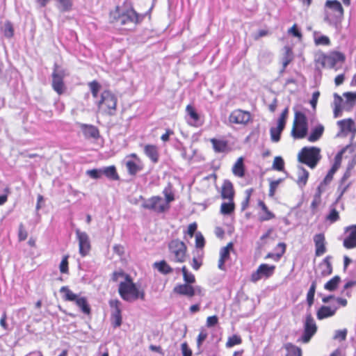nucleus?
Returning <instances> with one entry per match:
<instances>
[{
    "instance_id": "obj_1",
    "label": "nucleus",
    "mask_w": 356,
    "mask_h": 356,
    "mask_svg": "<svg viewBox=\"0 0 356 356\" xmlns=\"http://www.w3.org/2000/svg\"><path fill=\"white\" fill-rule=\"evenodd\" d=\"M118 291L121 298L127 302H132L138 298L143 300L145 298L144 292L138 290L128 275L126 276L125 282H120Z\"/></svg>"
},
{
    "instance_id": "obj_2",
    "label": "nucleus",
    "mask_w": 356,
    "mask_h": 356,
    "mask_svg": "<svg viewBox=\"0 0 356 356\" xmlns=\"http://www.w3.org/2000/svg\"><path fill=\"white\" fill-rule=\"evenodd\" d=\"M111 17L113 22L119 23L120 25L136 24L143 19V17L139 15L133 8L120 9L117 7L114 12L111 13Z\"/></svg>"
},
{
    "instance_id": "obj_3",
    "label": "nucleus",
    "mask_w": 356,
    "mask_h": 356,
    "mask_svg": "<svg viewBox=\"0 0 356 356\" xmlns=\"http://www.w3.org/2000/svg\"><path fill=\"white\" fill-rule=\"evenodd\" d=\"M298 161L314 168L321 159V149L317 147H305L298 153Z\"/></svg>"
},
{
    "instance_id": "obj_4",
    "label": "nucleus",
    "mask_w": 356,
    "mask_h": 356,
    "mask_svg": "<svg viewBox=\"0 0 356 356\" xmlns=\"http://www.w3.org/2000/svg\"><path fill=\"white\" fill-rule=\"evenodd\" d=\"M60 292L63 294V298L64 300L75 302L83 314H90L91 309L86 297L73 293L67 286H62Z\"/></svg>"
},
{
    "instance_id": "obj_5",
    "label": "nucleus",
    "mask_w": 356,
    "mask_h": 356,
    "mask_svg": "<svg viewBox=\"0 0 356 356\" xmlns=\"http://www.w3.org/2000/svg\"><path fill=\"white\" fill-rule=\"evenodd\" d=\"M118 99L116 96L110 90H104L101 94V97L97 102V105L99 110L109 115H113L115 113Z\"/></svg>"
},
{
    "instance_id": "obj_6",
    "label": "nucleus",
    "mask_w": 356,
    "mask_h": 356,
    "mask_svg": "<svg viewBox=\"0 0 356 356\" xmlns=\"http://www.w3.org/2000/svg\"><path fill=\"white\" fill-rule=\"evenodd\" d=\"M308 134V123L306 115L301 111H296L291 135L296 139L305 138Z\"/></svg>"
},
{
    "instance_id": "obj_7",
    "label": "nucleus",
    "mask_w": 356,
    "mask_h": 356,
    "mask_svg": "<svg viewBox=\"0 0 356 356\" xmlns=\"http://www.w3.org/2000/svg\"><path fill=\"white\" fill-rule=\"evenodd\" d=\"M171 259L177 263H183L186 260L187 248L186 244L179 240H172L168 244Z\"/></svg>"
},
{
    "instance_id": "obj_8",
    "label": "nucleus",
    "mask_w": 356,
    "mask_h": 356,
    "mask_svg": "<svg viewBox=\"0 0 356 356\" xmlns=\"http://www.w3.org/2000/svg\"><path fill=\"white\" fill-rule=\"evenodd\" d=\"M142 207L161 213L167 211L170 206L167 205V203L165 202L161 197L153 196L147 200H145L142 204Z\"/></svg>"
},
{
    "instance_id": "obj_9",
    "label": "nucleus",
    "mask_w": 356,
    "mask_h": 356,
    "mask_svg": "<svg viewBox=\"0 0 356 356\" xmlns=\"http://www.w3.org/2000/svg\"><path fill=\"white\" fill-rule=\"evenodd\" d=\"M52 88L58 95H61L65 92V86L63 79L65 76V72L63 69L60 68L57 64L54 65L52 73Z\"/></svg>"
},
{
    "instance_id": "obj_10",
    "label": "nucleus",
    "mask_w": 356,
    "mask_h": 356,
    "mask_svg": "<svg viewBox=\"0 0 356 356\" xmlns=\"http://www.w3.org/2000/svg\"><path fill=\"white\" fill-rule=\"evenodd\" d=\"M251 119L250 113L241 109L234 110L229 116V123L243 126L248 124Z\"/></svg>"
},
{
    "instance_id": "obj_11",
    "label": "nucleus",
    "mask_w": 356,
    "mask_h": 356,
    "mask_svg": "<svg viewBox=\"0 0 356 356\" xmlns=\"http://www.w3.org/2000/svg\"><path fill=\"white\" fill-rule=\"evenodd\" d=\"M76 238L79 241V252L83 257L88 255L91 250V244L89 236L85 232L77 229L75 231Z\"/></svg>"
},
{
    "instance_id": "obj_12",
    "label": "nucleus",
    "mask_w": 356,
    "mask_h": 356,
    "mask_svg": "<svg viewBox=\"0 0 356 356\" xmlns=\"http://www.w3.org/2000/svg\"><path fill=\"white\" fill-rule=\"evenodd\" d=\"M317 326L314 318L311 314L307 315L304 323V332L301 337V341L303 343H308L311 338L315 334Z\"/></svg>"
},
{
    "instance_id": "obj_13",
    "label": "nucleus",
    "mask_w": 356,
    "mask_h": 356,
    "mask_svg": "<svg viewBox=\"0 0 356 356\" xmlns=\"http://www.w3.org/2000/svg\"><path fill=\"white\" fill-rule=\"evenodd\" d=\"M109 305L112 309L111 315V324L114 327H118L122 325V318L121 314V302L118 300H111Z\"/></svg>"
},
{
    "instance_id": "obj_14",
    "label": "nucleus",
    "mask_w": 356,
    "mask_h": 356,
    "mask_svg": "<svg viewBox=\"0 0 356 356\" xmlns=\"http://www.w3.org/2000/svg\"><path fill=\"white\" fill-rule=\"evenodd\" d=\"M275 269V266L262 264L258 267L255 272L252 273L251 280L256 282L264 277H269L274 273Z\"/></svg>"
},
{
    "instance_id": "obj_15",
    "label": "nucleus",
    "mask_w": 356,
    "mask_h": 356,
    "mask_svg": "<svg viewBox=\"0 0 356 356\" xmlns=\"http://www.w3.org/2000/svg\"><path fill=\"white\" fill-rule=\"evenodd\" d=\"M338 309L339 306L334 302L330 305H322L317 310L316 317L320 321L332 317L335 315Z\"/></svg>"
},
{
    "instance_id": "obj_16",
    "label": "nucleus",
    "mask_w": 356,
    "mask_h": 356,
    "mask_svg": "<svg viewBox=\"0 0 356 356\" xmlns=\"http://www.w3.org/2000/svg\"><path fill=\"white\" fill-rule=\"evenodd\" d=\"M346 232H348V235L343 240V246L346 249L356 248V225L347 227Z\"/></svg>"
},
{
    "instance_id": "obj_17",
    "label": "nucleus",
    "mask_w": 356,
    "mask_h": 356,
    "mask_svg": "<svg viewBox=\"0 0 356 356\" xmlns=\"http://www.w3.org/2000/svg\"><path fill=\"white\" fill-rule=\"evenodd\" d=\"M346 60L345 55L339 51L332 52L325 58V61L328 63L330 68H334L336 71L338 70L337 65L343 63Z\"/></svg>"
},
{
    "instance_id": "obj_18",
    "label": "nucleus",
    "mask_w": 356,
    "mask_h": 356,
    "mask_svg": "<svg viewBox=\"0 0 356 356\" xmlns=\"http://www.w3.org/2000/svg\"><path fill=\"white\" fill-rule=\"evenodd\" d=\"M315 245V254L316 257L322 256L326 252L325 238L322 233L316 234L314 236Z\"/></svg>"
},
{
    "instance_id": "obj_19",
    "label": "nucleus",
    "mask_w": 356,
    "mask_h": 356,
    "mask_svg": "<svg viewBox=\"0 0 356 356\" xmlns=\"http://www.w3.org/2000/svg\"><path fill=\"white\" fill-rule=\"evenodd\" d=\"M233 243H229L225 247L220 249V259L218 260V268L225 270V263L228 260L230 256V251L233 249Z\"/></svg>"
},
{
    "instance_id": "obj_20",
    "label": "nucleus",
    "mask_w": 356,
    "mask_h": 356,
    "mask_svg": "<svg viewBox=\"0 0 356 356\" xmlns=\"http://www.w3.org/2000/svg\"><path fill=\"white\" fill-rule=\"evenodd\" d=\"M79 127L86 138L97 139L99 137V131L94 125L80 124Z\"/></svg>"
},
{
    "instance_id": "obj_21",
    "label": "nucleus",
    "mask_w": 356,
    "mask_h": 356,
    "mask_svg": "<svg viewBox=\"0 0 356 356\" xmlns=\"http://www.w3.org/2000/svg\"><path fill=\"white\" fill-rule=\"evenodd\" d=\"M325 6L334 13L336 19L342 18L343 15V8L339 1L337 0H328L326 1Z\"/></svg>"
},
{
    "instance_id": "obj_22",
    "label": "nucleus",
    "mask_w": 356,
    "mask_h": 356,
    "mask_svg": "<svg viewBox=\"0 0 356 356\" xmlns=\"http://www.w3.org/2000/svg\"><path fill=\"white\" fill-rule=\"evenodd\" d=\"M173 291L181 296H185L188 298H191L195 296L193 286L188 284H180L177 285Z\"/></svg>"
},
{
    "instance_id": "obj_23",
    "label": "nucleus",
    "mask_w": 356,
    "mask_h": 356,
    "mask_svg": "<svg viewBox=\"0 0 356 356\" xmlns=\"http://www.w3.org/2000/svg\"><path fill=\"white\" fill-rule=\"evenodd\" d=\"M258 206L261 209V211L259 213V219L260 221H268L275 217V214L268 209L263 201L259 200L258 202Z\"/></svg>"
},
{
    "instance_id": "obj_24",
    "label": "nucleus",
    "mask_w": 356,
    "mask_h": 356,
    "mask_svg": "<svg viewBox=\"0 0 356 356\" xmlns=\"http://www.w3.org/2000/svg\"><path fill=\"white\" fill-rule=\"evenodd\" d=\"M324 126L322 124H317L315 127H312L311 132L307 137V140L310 143H315L318 141L324 133Z\"/></svg>"
},
{
    "instance_id": "obj_25",
    "label": "nucleus",
    "mask_w": 356,
    "mask_h": 356,
    "mask_svg": "<svg viewBox=\"0 0 356 356\" xmlns=\"http://www.w3.org/2000/svg\"><path fill=\"white\" fill-rule=\"evenodd\" d=\"M145 155L153 162L156 163L159 161V154L158 147L154 145H146L144 147Z\"/></svg>"
},
{
    "instance_id": "obj_26",
    "label": "nucleus",
    "mask_w": 356,
    "mask_h": 356,
    "mask_svg": "<svg viewBox=\"0 0 356 356\" xmlns=\"http://www.w3.org/2000/svg\"><path fill=\"white\" fill-rule=\"evenodd\" d=\"M210 142L216 153H225L229 150L228 143L225 140L211 138Z\"/></svg>"
},
{
    "instance_id": "obj_27",
    "label": "nucleus",
    "mask_w": 356,
    "mask_h": 356,
    "mask_svg": "<svg viewBox=\"0 0 356 356\" xmlns=\"http://www.w3.org/2000/svg\"><path fill=\"white\" fill-rule=\"evenodd\" d=\"M297 176L296 183L300 188H302L307 182L309 172L305 168L298 166L297 170Z\"/></svg>"
},
{
    "instance_id": "obj_28",
    "label": "nucleus",
    "mask_w": 356,
    "mask_h": 356,
    "mask_svg": "<svg viewBox=\"0 0 356 356\" xmlns=\"http://www.w3.org/2000/svg\"><path fill=\"white\" fill-rule=\"evenodd\" d=\"M234 194V193L232 184L229 181H225L222 187V197L232 201L233 200Z\"/></svg>"
},
{
    "instance_id": "obj_29",
    "label": "nucleus",
    "mask_w": 356,
    "mask_h": 356,
    "mask_svg": "<svg viewBox=\"0 0 356 356\" xmlns=\"http://www.w3.org/2000/svg\"><path fill=\"white\" fill-rule=\"evenodd\" d=\"M102 175L112 181H118L120 179L116 168L114 165L102 168Z\"/></svg>"
},
{
    "instance_id": "obj_30",
    "label": "nucleus",
    "mask_w": 356,
    "mask_h": 356,
    "mask_svg": "<svg viewBox=\"0 0 356 356\" xmlns=\"http://www.w3.org/2000/svg\"><path fill=\"white\" fill-rule=\"evenodd\" d=\"M233 174L238 177H243L245 175V167L243 158L239 157L232 167Z\"/></svg>"
},
{
    "instance_id": "obj_31",
    "label": "nucleus",
    "mask_w": 356,
    "mask_h": 356,
    "mask_svg": "<svg viewBox=\"0 0 356 356\" xmlns=\"http://www.w3.org/2000/svg\"><path fill=\"white\" fill-rule=\"evenodd\" d=\"M330 256H327L319 265V267L321 269V275L323 276L330 275L332 273V266L330 261Z\"/></svg>"
},
{
    "instance_id": "obj_32",
    "label": "nucleus",
    "mask_w": 356,
    "mask_h": 356,
    "mask_svg": "<svg viewBox=\"0 0 356 356\" xmlns=\"http://www.w3.org/2000/svg\"><path fill=\"white\" fill-rule=\"evenodd\" d=\"M186 111L187 114L190 117V120H188V124L193 126L198 125V122L200 120V116L198 113L196 112L195 108L191 105H188L186 106Z\"/></svg>"
},
{
    "instance_id": "obj_33",
    "label": "nucleus",
    "mask_w": 356,
    "mask_h": 356,
    "mask_svg": "<svg viewBox=\"0 0 356 356\" xmlns=\"http://www.w3.org/2000/svg\"><path fill=\"white\" fill-rule=\"evenodd\" d=\"M153 267L157 269L161 273L168 275L173 271V269L167 264L165 260L154 263Z\"/></svg>"
},
{
    "instance_id": "obj_34",
    "label": "nucleus",
    "mask_w": 356,
    "mask_h": 356,
    "mask_svg": "<svg viewBox=\"0 0 356 356\" xmlns=\"http://www.w3.org/2000/svg\"><path fill=\"white\" fill-rule=\"evenodd\" d=\"M58 5L57 8L60 12H69L72 9L73 0H55Z\"/></svg>"
},
{
    "instance_id": "obj_35",
    "label": "nucleus",
    "mask_w": 356,
    "mask_h": 356,
    "mask_svg": "<svg viewBox=\"0 0 356 356\" xmlns=\"http://www.w3.org/2000/svg\"><path fill=\"white\" fill-rule=\"evenodd\" d=\"M284 54L282 59V71H284L287 65L291 62L293 60V52L290 47H284Z\"/></svg>"
},
{
    "instance_id": "obj_36",
    "label": "nucleus",
    "mask_w": 356,
    "mask_h": 356,
    "mask_svg": "<svg viewBox=\"0 0 356 356\" xmlns=\"http://www.w3.org/2000/svg\"><path fill=\"white\" fill-rule=\"evenodd\" d=\"M337 124L342 132L352 131L354 122L351 119L342 120L337 122Z\"/></svg>"
},
{
    "instance_id": "obj_37",
    "label": "nucleus",
    "mask_w": 356,
    "mask_h": 356,
    "mask_svg": "<svg viewBox=\"0 0 356 356\" xmlns=\"http://www.w3.org/2000/svg\"><path fill=\"white\" fill-rule=\"evenodd\" d=\"M277 247H280L281 248V252H279V253H271V252H269L265 257V259H271L275 261H278L280 258L282 257V256L284 254V253L285 252V250H286V245L285 243H278L277 245Z\"/></svg>"
},
{
    "instance_id": "obj_38",
    "label": "nucleus",
    "mask_w": 356,
    "mask_h": 356,
    "mask_svg": "<svg viewBox=\"0 0 356 356\" xmlns=\"http://www.w3.org/2000/svg\"><path fill=\"white\" fill-rule=\"evenodd\" d=\"M337 169H338V165H337V163H334L333 165V166L330 168V170L328 171V172H327V175L325 176V177L324 178L323 181L321 183L320 186H318V191H320V188L323 184L326 185L332 181L333 176H334V173L337 172ZM319 193H321V191H319Z\"/></svg>"
},
{
    "instance_id": "obj_39",
    "label": "nucleus",
    "mask_w": 356,
    "mask_h": 356,
    "mask_svg": "<svg viewBox=\"0 0 356 356\" xmlns=\"http://www.w3.org/2000/svg\"><path fill=\"white\" fill-rule=\"evenodd\" d=\"M340 280H341V278L339 276H338V275L334 276L331 280H330L327 282L325 283V284L324 285L325 289L330 291H334L337 289V285L339 284Z\"/></svg>"
},
{
    "instance_id": "obj_40",
    "label": "nucleus",
    "mask_w": 356,
    "mask_h": 356,
    "mask_svg": "<svg viewBox=\"0 0 356 356\" xmlns=\"http://www.w3.org/2000/svg\"><path fill=\"white\" fill-rule=\"evenodd\" d=\"M286 349L287 350L286 356H302L301 349L291 343L286 344Z\"/></svg>"
},
{
    "instance_id": "obj_41",
    "label": "nucleus",
    "mask_w": 356,
    "mask_h": 356,
    "mask_svg": "<svg viewBox=\"0 0 356 356\" xmlns=\"http://www.w3.org/2000/svg\"><path fill=\"white\" fill-rule=\"evenodd\" d=\"M316 289V281H314V282H312V283L310 286V288L307 294V304L309 307H311L314 303Z\"/></svg>"
},
{
    "instance_id": "obj_42",
    "label": "nucleus",
    "mask_w": 356,
    "mask_h": 356,
    "mask_svg": "<svg viewBox=\"0 0 356 356\" xmlns=\"http://www.w3.org/2000/svg\"><path fill=\"white\" fill-rule=\"evenodd\" d=\"M234 210V204L233 200L229 202H223L220 207V212L224 215H229L232 213Z\"/></svg>"
},
{
    "instance_id": "obj_43",
    "label": "nucleus",
    "mask_w": 356,
    "mask_h": 356,
    "mask_svg": "<svg viewBox=\"0 0 356 356\" xmlns=\"http://www.w3.org/2000/svg\"><path fill=\"white\" fill-rule=\"evenodd\" d=\"M181 272L183 273L184 280L186 282L185 284H191L195 282L194 275L189 273L185 266L181 268Z\"/></svg>"
},
{
    "instance_id": "obj_44",
    "label": "nucleus",
    "mask_w": 356,
    "mask_h": 356,
    "mask_svg": "<svg viewBox=\"0 0 356 356\" xmlns=\"http://www.w3.org/2000/svg\"><path fill=\"white\" fill-rule=\"evenodd\" d=\"M343 97L346 98V104L349 107H353L356 102V92H346L343 94Z\"/></svg>"
},
{
    "instance_id": "obj_45",
    "label": "nucleus",
    "mask_w": 356,
    "mask_h": 356,
    "mask_svg": "<svg viewBox=\"0 0 356 356\" xmlns=\"http://www.w3.org/2000/svg\"><path fill=\"white\" fill-rule=\"evenodd\" d=\"M2 30L5 37L10 38L13 36L14 29L13 27V24L10 22H6L4 23Z\"/></svg>"
},
{
    "instance_id": "obj_46",
    "label": "nucleus",
    "mask_w": 356,
    "mask_h": 356,
    "mask_svg": "<svg viewBox=\"0 0 356 356\" xmlns=\"http://www.w3.org/2000/svg\"><path fill=\"white\" fill-rule=\"evenodd\" d=\"M283 129L278 127H271L270 129V138L273 142L277 143L280 140V135Z\"/></svg>"
},
{
    "instance_id": "obj_47",
    "label": "nucleus",
    "mask_w": 356,
    "mask_h": 356,
    "mask_svg": "<svg viewBox=\"0 0 356 356\" xmlns=\"http://www.w3.org/2000/svg\"><path fill=\"white\" fill-rule=\"evenodd\" d=\"M316 33L314 32V42L316 45H325L328 46L330 44V40L326 35L316 36Z\"/></svg>"
},
{
    "instance_id": "obj_48",
    "label": "nucleus",
    "mask_w": 356,
    "mask_h": 356,
    "mask_svg": "<svg viewBox=\"0 0 356 356\" xmlns=\"http://www.w3.org/2000/svg\"><path fill=\"white\" fill-rule=\"evenodd\" d=\"M284 168V161L281 156H275L272 165V169L277 171H283Z\"/></svg>"
},
{
    "instance_id": "obj_49",
    "label": "nucleus",
    "mask_w": 356,
    "mask_h": 356,
    "mask_svg": "<svg viewBox=\"0 0 356 356\" xmlns=\"http://www.w3.org/2000/svg\"><path fill=\"white\" fill-rule=\"evenodd\" d=\"M126 166L130 175H136L140 170L139 165L133 161H127Z\"/></svg>"
},
{
    "instance_id": "obj_50",
    "label": "nucleus",
    "mask_w": 356,
    "mask_h": 356,
    "mask_svg": "<svg viewBox=\"0 0 356 356\" xmlns=\"http://www.w3.org/2000/svg\"><path fill=\"white\" fill-rule=\"evenodd\" d=\"M86 175H88L90 178L94 179H98L102 178V168H95L88 170L86 171Z\"/></svg>"
},
{
    "instance_id": "obj_51",
    "label": "nucleus",
    "mask_w": 356,
    "mask_h": 356,
    "mask_svg": "<svg viewBox=\"0 0 356 356\" xmlns=\"http://www.w3.org/2000/svg\"><path fill=\"white\" fill-rule=\"evenodd\" d=\"M89 87L92 97L94 98H97L98 96V92L101 88L100 84L97 81H93L89 83Z\"/></svg>"
},
{
    "instance_id": "obj_52",
    "label": "nucleus",
    "mask_w": 356,
    "mask_h": 356,
    "mask_svg": "<svg viewBox=\"0 0 356 356\" xmlns=\"http://www.w3.org/2000/svg\"><path fill=\"white\" fill-rule=\"evenodd\" d=\"M242 342V339L241 337L238 335H232L228 339V341H227L226 346L227 347H232L236 345L241 344Z\"/></svg>"
},
{
    "instance_id": "obj_53",
    "label": "nucleus",
    "mask_w": 356,
    "mask_h": 356,
    "mask_svg": "<svg viewBox=\"0 0 356 356\" xmlns=\"http://www.w3.org/2000/svg\"><path fill=\"white\" fill-rule=\"evenodd\" d=\"M163 194L164 195L165 200V202L167 203V205H169L170 202L174 200V194L172 192L170 187H166L164 188L163 191Z\"/></svg>"
},
{
    "instance_id": "obj_54",
    "label": "nucleus",
    "mask_w": 356,
    "mask_h": 356,
    "mask_svg": "<svg viewBox=\"0 0 356 356\" xmlns=\"http://www.w3.org/2000/svg\"><path fill=\"white\" fill-rule=\"evenodd\" d=\"M288 33L298 38L299 40H302V35L300 31L298 29L297 24H293L291 28L288 30Z\"/></svg>"
},
{
    "instance_id": "obj_55",
    "label": "nucleus",
    "mask_w": 356,
    "mask_h": 356,
    "mask_svg": "<svg viewBox=\"0 0 356 356\" xmlns=\"http://www.w3.org/2000/svg\"><path fill=\"white\" fill-rule=\"evenodd\" d=\"M282 179H278L277 180H273L270 182L269 196H274L277 188L278 187L279 184L282 181Z\"/></svg>"
},
{
    "instance_id": "obj_56",
    "label": "nucleus",
    "mask_w": 356,
    "mask_h": 356,
    "mask_svg": "<svg viewBox=\"0 0 356 356\" xmlns=\"http://www.w3.org/2000/svg\"><path fill=\"white\" fill-rule=\"evenodd\" d=\"M339 218V212L337 211L336 209L333 208L331 209L330 213L326 217V219L331 222H334L337 221Z\"/></svg>"
},
{
    "instance_id": "obj_57",
    "label": "nucleus",
    "mask_w": 356,
    "mask_h": 356,
    "mask_svg": "<svg viewBox=\"0 0 356 356\" xmlns=\"http://www.w3.org/2000/svg\"><path fill=\"white\" fill-rule=\"evenodd\" d=\"M205 241L203 235L200 232L195 234V246L197 248H202L204 246Z\"/></svg>"
},
{
    "instance_id": "obj_58",
    "label": "nucleus",
    "mask_w": 356,
    "mask_h": 356,
    "mask_svg": "<svg viewBox=\"0 0 356 356\" xmlns=\"http://www.w3.org/2000/svg\"><path fill=\"white\" fill-rule=\"evenodd\" d=\"M28 236V233L25 229L22 223H21L19 226L18 230V238L20 241H23L26 239Z\"/></svg>"
},
{
    "instance_id": "obj_59",
    "label": "nucleus",
    "mask_w": 356,
    "mask_h": 356,
    "mask_svg": "<svg viewBox=\"0 0 356 356\" xmlns=\"http://www.w3.org/2000/svg\"><path fill=\"white\" fill-rule=\"evenodd\" d=\"M347 336V330H338L335 332V334L334 336V339H337L339 341H343L346 339Z\"/></svg>"
},
{
    "instance_id": "obj_60",
    "label": "nucleus",
    "mask_w": 356,
    "mask_h": 356,
    "mask_svg": "<svg viewBox=\"0 0 356 356\" xmlns=\"http://www.w3.org/2000/svg\"><path fill=\"white\" fill-rule=\"evenodd\" d=\"M67 256H65L63 258L60 264V271L62 273H68V261H67Z\"/></svg>"
},
{
    "instance_id": "obj_61",
    "label": "nucleus",
    "mask_w": 356,
    "mask_h": 356,
    "mask_svg": "<svg viewBox=\"0 0 356 356\" xmlns=\"http://www.w3.org/2000/svg\"><path fill=\"white\" fill-rule=\"evenodd\" d=\"M207 332L204 329H202L200 330L197 339V343L198 346L202 345V342L207 339Z\"/></svg>"
},
{
    "instance_id": "obj_62",
    "label": "nucleus",
    "mask_w": 356,
    "mask_h": 356,
    "mask_svg": "<svg viewBox=\"0 0 356 356\" xmlns=\"http://www.w3.org/2000/svg\"><path fill=\"white\" fill-rule=\"evenodd\" d=\"M319 96H320V92L318 91H316L312 94V99L310 100V104L312 106L314 112H315V111H316V104H317Z\"/></svg>"
},
{
    "instance_id": "obj_63",
    "label": "nucleus",
    "mask_w": 356,
    "mask_h": 356,
    "mask_svg": "<svg viewBox=\"0 0 356 356\" xmlns=\"http://www.w3.org/2000/svg\"><path fill=\"white\" fill-rule=\"evenodd\" d=\"M218 322V318L216 316H209L207 319V326L209 327L215 326Z\"/></svg>"
},
{
    "instance_id": "obj_64",
    "label": "nucleus",
    "mask_w": 356,
    "mask_h": 356,
    "mask_svg": "<svg viewBox=\"0 0 356 356\" xmlns=\"http://www.w3.org/2000/svg\"><path fill=\"white\" fill-rule=\"evenodd\" d=\"M181 352L183 354V356H191L192 355V351L188 348L187 343L184 342L181 344Z\"/></svg>"
}]
</instances>
